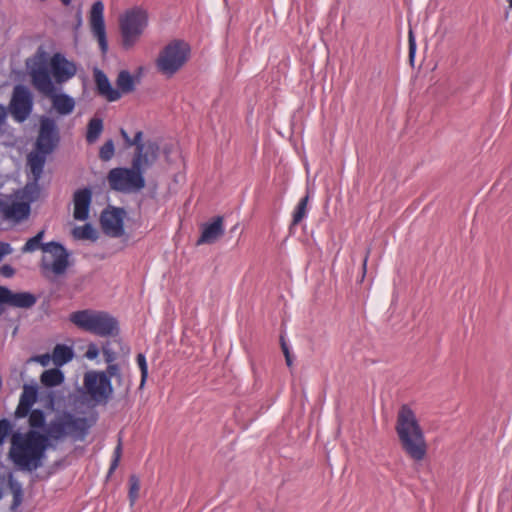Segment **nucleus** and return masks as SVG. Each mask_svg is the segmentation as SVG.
<instances>
[{
    "label": "nucleus",
    "mask_w": 512,
    "mask_h": 512,
    "mask_svg": "<svg viewBox=\"0 0 512 512\" xmlns=\"http://www.w3.org/2000/svg\"><path fill=\"white\" fill-rule=\"evenodd\" d=\"M40 126L35 147L46 153H52L60 142L56 121L48 116L40 117Z\"/></svg>",
    "instance_id": "10"
},
{
    "label": "nucleus",
    "mask_w": 512,
    "mask_h": 512,
    "mask_svg": "<svg viewBox=\"0 0 512 512\" xmlns=\"http://www.w3.org/2000/svg\"><path fill=\"white\" fill-rule=\"evenodd\" d=\"M308 200H309V196L306 195L303 198H301L300 201L298 202V204L293 212L292 225L299 224L307 216Z\"/></svg>",
    "instance_id": "32"
},
{
    "label": "nucleus",
    "mask_w": 512,
    "mask_h": 512,
    "mask_svg": "<svg viewBox=\"0 0 512 512\" xmlns=\"http://www.w3.org/2000/svg\"><path fill=\"white\" fill-rule=\"evenodd\" d=\"M102 352H103V356H104V360L107 364H112L115 362L116 360V352L113 351L110 347H109V344H106L102 347Z\"/></svg>",
    "instance_id": "40"
},
{
    "label": "nucleus",
    "mask_w": 512,
    "mask_h": 512,
    "mask_svg": "<svg viewBox=\"0 0 512 512\" xmlns=\"http://www.w3.org/2000/svg\"><path fill=\"white\" fill-rule=\"evenodd\" d=\"M369 254H370V249H367L366 255H365V257L363 259V263H362L363 274L366 273V267H367Z\"/></svg>",
    "instance_id": "47"
},
{
    "label": "nucleus",
    "mask_w": 512,
    "mask_h": 512,
    "mask_svg": "<svg viewBox=\"0 0 512 512\" xmlns=\"http://www.w3.org/2000/svg\"><path fill=\"white\" fill-rule=\"evenodd\" d=\"M51 74V70L45 64L33 68L30 72L33 86L46 96L56 91Z\"/></svg>",
    "instance_id": "17"
},
{
    "label": "nucleus",
    "mask_w": 512,
    "mask_h": 512,
    "mask_svg": "<svg viewBox=\"0 0 512 512\" xmlns=\"http://www.w3.org/2000/svg\"><path fill=\"white\" fill-rule=\"evenodd\" d=\"M41 383L46 387H55L64 381V374L58 368L46 370L40 377Z\"/></svg>",
    "instance_id": "27"
},
{
    "label": "nucleus",
    "mask_w": 512,
    "mask_h": 512,
    "mask_svg": "<svg viewBox=\"0 0 512 512\" xmlns=\"http://www.w3.org/2000/svg\"><path fill=\"white\" fill-rule=\"evenodd\" d=\"M52 359V356L48 353L39 355L35 358V360L40 363L42 366L49 365L50 361Z\"/></svg>",
    "instance_id": "45"
},
{
    "label": "nucleus",
    "mask_w": 512,
    "mask_h": 512,
    "mask_svg": "<svg viewBox=\"0 0 512 512\" xmlns=\"http://www.w3.org/2000/svg\"><path fill=\"white\" fill-rule=\"evenodd\" d=\"M47 96L52 99L53 107L60 115H68L73 112L75 108V101L68 94H58L55 91L53 94H48Z\"/></svg>",
    "instance_id": "24"
},
{
    "label": "nucleus",
    "mask_w": 512,
    "mask_h": 512,
    "mask_svg": "<svg viewBox=\"0 0 512 512\" xmlns=\"http://www.w3.org/2000/svg\"><path fill=\"white\" fill-rule=\"evenodd\" d=\"M115 147L112 139L107 140L100 148L99 158L102 161H109L114 156Z\"/></svg>",
    "instance_id": "34"
},
{
    "label": "nucleus",
    "mask_w": 512,
    "mask_h": 512,
    "mask_svg": "<svg viewBox=\"0 0 512 512\" xmlns=\"http://www.w3.org/2000/svg\"><path fill=\"white\" fill-rule=\"evenodd\" d=\"M11 430H12L11 422L6 418L1 419L0 420V446L4 443L6 437L8 436V434L10 433Z\"/></svg>",
    "instance_id": "38"
},
{
    "label": "nucleus",
    "mask_w": 512,
    "mask_h": 512,
    "mask_svg": "<svg viewBox=\"0 0 512 512\" xmlns=\"http://www.w3.org/2000/svg\"><path fill=\"white\" fill-rule=\"evenodd\" d=\"M120 32H143L148 26V12L141 6L126 9L118 18Z\"/></svg>",
    "instance_id": "12"
},
{
    "label": "nucleus",
    "mask_w": 512,
    "mask_h": 512,
    "mask_svg": "<svg viewBox=\"0 0 512 512\" xmlns=\"http://www.w3.org/2000/svg\"><path fill=\"white\" fill-rule=\"evenodd\" d=\"M0 211L7 219L23 220L29 216L30 205L15 199L1 200Z\"/></svg>",
    "instance_id": "20"
},
{
    "label": "nucleus",
    "mask_w": 512,
    "mask_h": 512,
    "mask_svg": "<svg viewBox=\"0 0 512 512\" xmlns=\"http://www.w3.org/2000/svg\"><path fill=\"white\" fill-rule=\"evenodd\" d=\"M281 347H282L284 355L289 354L288 347H287L286 343L283 340H282V343H281Z\"/></svg>",
    "instance_id": "48"
},
{
    "label": "nucleus",
    "mask_w": 512,
    "mask_h": 512,
    "mask_svg": "<svg viewBox=\"0 0 512 512\" xmlns=\"http://www.w3.org/2000/svg\"><path fill=\"white\" fill-rule=\"evenodd\" d=\"M285 360H286L287 366L290 367L292 365V360H291L290 354L285 355Z\"/></svg>",
    "instance_id": "49"
},
{
    "label": "nucleus",
    "mask_w": 512,
    "mask_h": 512,
    "mask_svg": "<svg viewBox=\"0 0 512 512\" xmlns=\"http://www.w3.org/2000/svg\"><path fill=\"white\" fill-rule=\"evenodd\" d=\"M50 70L57 83H64L76 74V66L60 53L53 55Z\"/></svg>",
    "instance_id": "15"
},
{
    "label": "nucleus",
    "mask_w": 512,
    "mask_h": 512,
    "mask_svg": "<svg viewBox=\"0 0 512 512\" xmlns=\"http://www.w3.org/2000/svg\"><path fill=\"white\" fill-rule=\"evenodd\" d=\"M124 214L123 208L108 207L104 209L100 217L103 232L111 237H121L124 234Z\"/></svg>",
    "instance_id": "13"
},
{
    "label": "nucleus",
    "mask_w": 512,
    "mask_h": 512,
    "mask_svg": "<svg viewBox=\"0 0 512 512\" xmlns=\"http://www.w3.org/2000/svg\"><path fill=\"white\" fill-rule=\"evenodd\" d=\"M8 484L13 495V500L10 509L12 511H16L23 502L22 484L19 481L13 479L12 476H10Z\"/></svg>",
    "instance_id": "29"
},
{
    "label": "nucleus",
    "mask_w": 512,
    "mask_h": 512,
    "mask_svg": "<svg viewBox=\"0 0 512 512\" xmlns=\"http://www.w3.org/2000/svg\"><path fill=\"white\" fill-rule=\"evenodd\" d=\"M108 377L111 379V377H117L119 380L122 378V374L120 372V367L116 363L108 364L106 371Z\"/></svg>",
    "instance_id": "41"
},
{
    "label": "nucleus",
    "mask_w": 512,
    "mask_h": 512,
    "mask_svg": "<svg viewBox=\"0 0 512 512\" xmlns=\"http://www.w3.org/2000/svg\"><path fill=\"white\" fill-rule=\"evenodd\" d=\"M28 416L29 429L40 431L46 428V415L41 409H31Z\"/></svg>",
    "instance_id": "28"
},
{
    "label": "nucleus",
    "mask_w": 512,
    "mask_h": 512,
    "mask_svg": "<svg viewBox=\"0 0 512 512\" xmlns=\"http://www.w3.org/2000/svg\"><path fill=\"white\" fill-rule=\"evenodd\" d=\"M116 90L123 94H129L135 90V78L127 70H121L116 79Z\"/></svg>",
    "instance_id": "26"
},
{
    "label": "nucleus",
    "mask_w": 512,
    "mask_h": 512,
    "mask_svg": "<svg viewBox=\"0 0 512 512\" xmlns=\"http://www.w3.org/2000/svg\"><path fill=\"white\" fill-rule=\"evenodd\" d=\"M37 302V297L30 292H12L9 288L0 286V305L8 304L17 308H31Z\"/></svg>",
    "instance_id": "14"
},
{
    "label": "nucleus",
    "mask_w": 512,
    "mask_h": 512,
    "mask_svg": "<svg viewBox=\"0 0 512 512\" xmlns=\"http://www.w3.org/2000/svg\"><path fill=\"white\" fill-rule=\"evenodd\" d=\"M77 20H78V23H77V28H78L81 25V23H82V19H81V14L80 13L77 14Z\"/></svg>",
    "instance_id": "50"
},
{
    "label": "nucleus",
    "mask_w": 512,
    "mask_h": 512,
    "mask_svg": "<svg viewBox=\"0 0 512 512\" xmlns=\"http://www.w3.org/2000/svg\"><path fill=\"white\" fill-rule=\"evenodd\" d=\"M152 166H146L143 162L132 159L131 167H116L109 171L107 179L109 186L114 191L131 192L139 191L145 187L144 172Z\"/></svg>",
    "instance_id": "7"
},
{
    "label": "nucleus",
    "mask_w": 512,
    "mask_h": 512,
    "mask_svg": "<svg viewBox=\"0 0 512 512\" xmlns=\"http://www.w3.org/2000/svg\"><path fill=\"white\" fill-rule=\"evenodd\" d=\"M2 497H3V489H2V487L0 486V500L2 499Z\"/></svg>",
    "instance_id": "51"
},
{
    "label": "nucleus",
    "mask_w": 512,
    "mask_h": 512,
    "mask_svg": "<svg viewBox=\"0 0 512 512\" xmlns=\"http://www.w3.org/2000/svg\"><path fill=\"white\" fill-rule=\"evenodd\" d=\"M89 428L87 418L64 411L50 420L42 435L47 438L49 447L55 448V443L61 442L67 437H71L75 441L84 440Z\"/></svg>",
    "instance_id": "3"
},
{
    "label": "nucleus",
    "mask_w": 512,
    "mask_h": 512,
    "mask_svg": "<svg viewBox=\"0 0 512 512\" xmlns=\"http://www.w3.org/2000/svg\"><path fill=\"white\" fill-rule=\"evenodd\" d=\"M191 45L181 39H174L159 52L155 61L159 73L167 78L173 77L190 60Z\"/></svg>",
    "instance_id": "6"
},
{
    "label": "nucleus",
    "mask_w": 512,
    "mask_h": 512,
    "mask_svg": "<svg viewBox=\"0 0 512 512\" xmlns=\"http://www.w3.org/2000/svg\"><path fill=\"white\" fill-rule=\"evenodd\" d=\"M408 45H409V61L411 65L414 63L415 54H416V39L415 34H408Z\"/></svg>",
    "instance_id": "39"
},
{
    "label": "nucleus",
    "mask_w": 512,
    "mask_h": 512,
    "mask_svg": "<svg viewBox=\"0 0 512 512\" xmlns=\"http://www.w3.org/2000/svg\"><path fill=\"white\" fill-rule=\"evenodd\" d=\"M135 147L133 160L143 162L146 166H153L160 155V146L154 140L143 141V132L137 131L130 141V147Z\"/></svg>",
    "instance_id": "11"
},
{
    "label": "nucleus",
    "mask_w": 512,
    "mask_h": 512,
    "mask_svg": "<svg viewBox=\"0 0 512 512\" xmlns=\"http://www.w3.org/2000/svg\"><path fill=\"white\" fill-rule=\"evenodd\" d=\"M136 362H137V365L140 369V373H141V381H140V385H139V388H143L146 381H147V378H148V365H147V360H146V356L145 354L143 353H138L137 356H136Z\"/></svg>",
    "instance_id": "33"
},
{
    "label": "nucleus",
    "mask_w": 512,
    "mask_h": 512,
    "mask_svg": "<svg viewBox=\"0 0 512 512\" xmlns=\"http://www.w3.org/2000/svg\"><path fill=\"white\" fill-rule=\"evenodd\" d=\"M103 130V121L100 118H92L87 127L86 140L88 143H94Z\"/></svg>",
    "instance_id": "30"
},
{
    "label": "nucleus",
    "mask_w": 512,
    "mask_h": 512,
    "mask_svg": "<svg viewBox=\"0 0 512 512\" xmlns=\"http://www.w3.org/2000/svg\"><path fill=\"white\" fill-rule=\"evenodd\" d=\"M98 355L99 349L97 345L94 343L89 344L85 353V357L89 360H94L98 357Z\"/></svg>",
    "instance_id": "42"
},
{
    "label": "nucleus",
    "mask_w": 512,
    "mask_h": 512,
    "mask_svg": "<svg viewBox=\"0 0 512 512\" xmlns=\"http://www.w3.org/2000/svg\"><path fill=\"white\" fill-rule=\"evenodd\" d=\"M74 355L72 347L65 344H57L53 349L52 360L56 367H61L70 362Z\"/></svg>",
    "instance_id": "25"
},
{
    "label": "nucleus",
    "mask_w": 512,
    "mask_h": 512,
    "mask_svg": "<svg viewBox=\"0 0 512 512\" xmlns=\"http://www.w3.org/2000/svg\"><path fill=\"white\" fill-rule=\"evenodd\" d=\"M92 202V190L89 187L78 189L74 192L73 216L76 220L85 221L89 217L90 205Z\"/></svg>",
    "instance_id": "18"
},
{
    "label": "nucleus",
    "mask_w": 512,
    "mask_h": 512,
    "mask_svg": "<svg viewBox=\"0 0 512 512\" xmlns=\"http://www.w3.org/2000/svg\"><path fill=\"white\" fill-rule=\"evenodd\" d=\"M129 499L131 503H134L138 498V493L140 489L139 479L135 475H131L129 478Z\"/></svg>",
    "instance_id": "37"
},
{
    "label": "nucleus",
    "mask_w": 512,
    "mask_h": 512,
    "mask_svg": "<svg viewBox=\"0 0 512 512\" xmlns=\"http://www.w3.org/2000/svg\"><path fill=\"white\" fill-rule=\"evenodd\" d=\"M140 35L141 34H122V38H121L122 48L126 51L134 48V46L139 42Z\"/></svg>",
    "instance_id": "36"
},
{
    "label": "nucleus",
    "mask_w": 512,
    "mask_h": 512,
    "mask_svg": "<svg viewBox=\"0 0 512 512\" xmlns=\"http://www.w3.org/2000/svg\"><path fill=\"white\" fill-rule=\"evenodd\" d=\"M120 134L126 144L127 147H130V141H131V138L129 137L128 133L122 128L120 130Z\"/></svg>",
    "instance_id": "46"
},
{
    "label": "nucleus",
    "mask_w": 512,
    "mask_h": 512,
    "mask_svg": "<svg viewBox=\"0 0 512 512\" xmlns=\"http://www.w3.org/2000/svg\"><path fill=\"white\" fill-rule=\"evenodd\" d=\"M97 36L98 44L103 54L108 50L107 34H95Z\"/></svg>",
    "instance_id": "43"
},
{
    "label": "nucleus",
    "mask_w": 512,
    "mask_h": 512,
    "mask_svg": "<svg viewBox=\"0 0 512 512\" xmlns=\"http://www.w3.org/2000/svg\"><path fill=\"white\" fill-rule=\"evenodd\" d=\"M9 458L22 471L32 472L43 465L46 451L50 448L41 431L28 429L14 432L11 436Z\"/></svg>",
    "instance_id": "1"
},
{
    "label": "nucleus",
    "mask_w": 512,
    "mask_h": 512,
    "mask_svg": "<svg viewBox=\"0 0 512 512\" xmlns=\"http://www.w3.org/2000/svg\"><path fill=\"white\" fill-rule=\"evenodd\" d=\"M50 154L51 153H46L35 147L34 151L28 155L27 163L35 181H38L41 178L44 171L46 158Z\"/></svg>",
    "instance_id": "22"
},
{
    "label": "nucleus",
    "mask_w": 512,
    "mask_h": 512,
    "mask_svg": "<svg viewBox=\"0 0 512 512\" xmlns=\"http://www.w3.org/2000/svg\"><path fill=\"white\" fill-rule=\"evenodd\" d=\"M34 99L32 92L25 85L18 84L13 88L8 109L13 119L23 123L33 111Z\"/></svg>",
    "instance_id": "9"
},
{
    "label": "nucleus",
    "mask_w": 512,
    "mask_h": 512,
    "mask_svg": "<svg viewBox=\"0 0 512 512\" xmlns=\"http://www.w3.org/2000/svg\"><path fill=\"white\" fill-rule=\"evenodd\" d=\"M93 76L99 96L105 98L108 102H115L121 98V92L112 87L107 75L101 69L95 67Z\"/></svg>",
    "instance_id": "19"
},
{
    "label": "nucleus",
    "mask_w": 512,
    "mask_h": 512,
    "mask_svg": "<svg viewBox=\"0 0 512 512\" xmlns=\"http://www.w3.org/2000/svg\"><path fill=\"white\" fill-rule=\"evenodd\" d=\"M38 399V388L35 385L25 384L20 395L19 403L15 410V417L25 418L29 414L32 406Z\"/></svg>",
    "instance_id": "21"
},
{
    "label": "nucleus",
    "mask_w": 512,
    "mask_h": 512,
    "mask_svg": "<svg viewBox=\"0 0 512 512\" xmlns=\"http://www.w3.org/2000/svg\"><path fill=\"white\" fill-rule=\"evenodd\" d=\"M121 456H122V440H121V438H119L118 444L115 447L114 452H113V459L110 463V467L108 470V476L112 475L113 472L115 471V469L118 467Z\"/></svg>",
    "instance_id": "35"
},
{
    "label": "nucleus",
    "mask_w": 512,
    "mask_h": 512,
    "mask_svg": "<svg viewBox=\"0 0 512 512\" xmlns=\"http://www.w3.org/2000/svg\"><path fill=\"white\" fill-rule=\"evenodd\" d=\"M0 274L3 277L10 278L15 274V269L9 264H4L0 267Z\"/></svg>",
    "instance_id": "44"
},
{
    "label": "nucleus",
    "mask_w": 512,
    "mask_h": 512,
    "mask_svg": "<svg viewBox=\"0 0 512 512\" xmlns=\"http://www.w3.org/2000/svg\"><path fill=\"white\" fill-rule=\"evenodd\" d=\"M88 20L91 32H106L104 4L102 1H96L92 4Z\"/></svg>",
    "instance_id": "23"
},
{
    "label": "nucleus",
    "mask_w": 512,
    "mask_h": 512,
    "mask_svg": "<svg viewBox=\"0 0 512 512\" xmlns=\"http://www.w3.org/2000/svg\"><path fill=\"white\" fill-rule=\"evenodd\" d=\"M395 431L403 451L414 461H422L427 454L425 435L416 414L406 404L398 411Z\"/></svg>",
    "instance_id": "2"
},
{
    "label": "nucleus",
    "mask_w": 512,
    "mask_h": 512,
    "mask_svg": "<svg viewBox=\"0 0 512 512\" xmlns=\"http://www.w3.org/2000/svg\"><path fill=\"white\" fill-rule=\"evenodd\" d=\"M507 2L509 3V6L512 7V0H507Z\"/></svg>",
    "instance_id": "52"
},
{
    "label": "nucleus",
    "mask_w": 512,
    "mask_h": 512,
    "mask_svg": "<svg viewBox=\"0 0 512 512\" xmlns=\"http://www.w3.org/2000/svg\"><path fill=\"white\" fill-rule=\"evenodd\" d=\"M83 384L90 399L97 404H106L113 393L111 379L103 371H88Z\"/></svg>",
    "instance_id": "8"
},
{
    "label": "nucleus",
    "mask_w": 512,
    "mask_h": 512,
    "mask_svg": "<svg viewBox=\"0 0 512 512\" xmlns=\"http://www.w3.org/2000/svg\"><path fill=\"white\" fill-rule=\"evenodd\" d=\"M69 320L79 329L100 337H115L120 333L119 321L106 311L84 309L73 312Z\"/></svg>",
    "instance_id": "5"
},
{
    "label": "nucleus",
    "mask_w": 512,
    "mask_h": 512,
    "mask_svg": "<svg viewBox=\"0 0 512 512\" xmlns=\"http://www.w3.org/2000/svg\"><path fill=\"white\" fill-rule=\"evenodd\" d=\"M44 234L45 230H41L35 236L29 238L21 248V251L22 253H32L41 249L44 253H50L54 258L52 263L48 262L46 257H42L41 259L40 268L43 274L50 271L55 275H62L70 265V253L60 242L50 241L43 243Z\"/></svg>",
    "instance_id": "4"
},
{
    "label": "nucleus",
    "mask_w": 512,
    "mask_h": 512,
    "mask_svg": "<svg viewBox=\"0 0 512 512\" xmlns=\"http://www.w3.org/2000/svg\"><path fill=\"white\" fill-rule=\"evenodd\" d=\"M223 222L222 216H216L211 222L204 223L201 226V235L196 241V245L214 244L225 233Z\"/></svg>",
    "instance_id": "16"
},
{
    "label": "nucleus",
    "mask_w": 512,
    "mask_h": 512,
    "mask_svg": "<svg viewBox=\"0 0 512 512\" xmlns=\"http://www.w3.org/2000/svg\"><path fill=\"white\" fill-rule=\"evenodd\" d=\"M73 236L76 239H87L91 241H96L98 238L96 230L89 223H86L80 227H75L73 229Z\"/></svg>",
    "instance_id": "31"
}]
</instances>
